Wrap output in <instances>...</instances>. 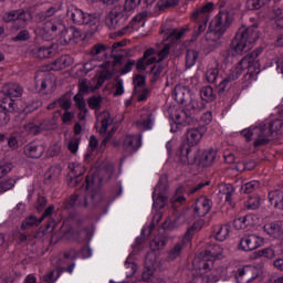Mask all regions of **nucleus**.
Segmentation results:
<instances>
[{"mask_svg":"<svg viewBox=\"0 0 283 283\" xmlns=\"http://www.w3.org/2000/svg\"><path fill=\"white\" fill-rule=\"evenodd\" d=\"M260 39L258 25L241 27L231 41L230 48L222 53L224 63H233L235 56L253 50V44Z\"/></svg>","mask_w":283,"mask_h":283,"instance_id":"obj_1","label":"nucleus"},{"mask_svg":"<svg viewBox=\"0 0 283 283\" xmlns=\"http://www.w3.org/2000/svg\"><path fill=\"white\" fill-rule=\"evenodd\" d=\"M262 54V49H256L250 54L245 55L237 65V69L223 78L218 85V93L224 94L227 92V87H229V83H233V81H238L240 76H242V72L248 70V74L250 76H256L260 74V62L258 61V56Z\"/></svg>","mask_w":283,"mask_h":283,"instance_id":"obj_2","label":"nucleus"},{"mask_svg":"<svg viewBox=\"0 0 283 283\" xmlns=\"http://www.w3.org/2000/svg\"><path fill=\"white\" fill-rule=\"evenodd\" d=\"M282 126V119H274L272 123H270L269 127H266V124L250 126L249 128L241 130V136L245 138L247 143L254 140V147H263V145H269L271 142V136H273L275 132H280Z\"/></svg>","mask_w":283,"mask_h":283,"instance_id":"obj_3","label":"nucleus"},{"mask_svg":"<svg viewBox=\"0 0 283 283\" xmlns=\"http://www.w3.org/2000/svg\"><path fill=\"white\" fill-rule=\"evenodd\" d=\"M205 134H207V127L205 126L187 130L186 138L188 146L180 148V158L182 163L195 165L196 160H198V149L191 147H196V145L202 140V136H205Z\"/></svg>","mask_w":283,"mask_h":283,"instance_id":"obj_4","label":"nucleus"},{"mask_svg":"<svg viewBox=\"0 0 283 283\" xmlns=\"http://www.w3.org/2000/svg\"><path fill=\"white\" fill-rule=\"evenodd\" d=\"M66 14L75 25H87L91 32H96L98 25H101V18L96 13H85V11L74 6L67 10Z\"/></svg>","mask_w":283,"mask_h":283,"instance_id":"obj_5","label":"nucleus"},{"mask_svg":"<svg viewBox=\"0 0 283 283\" xmlns=\"http://www.w3.org/2000/svg\"><path fill=\"white\" fill-rule=\"evenodd\" d=\"M59 10L56 7H50L44 11H39L35 14V23H44L46 32H59V30H63V23L61 22H52L54 17L56 15Z\"/></svg>","mask_w":283,"mask_h":283,"instance_id":"obj_6","label":"nucleus"},{"mask_svg":"<svg viewBox=\"0 0 283 283\" xmlns=\"http://www.w3.org/2000/svg\"><path fill=\"white\" fill-rule=\"evenodd\" d=\"M168 191H169V187L167 186V179L165 177H160V179L153 192L154 209H164L165 208V205H167V192Z\"/></svg>","mask_w":283,"mask_h":283,"instance_id":"obj_7","label":"nucleus"},{"mask_svg":"<svg viewBox=\"0 0 283 283\" xmlns=\"http://www.w3.org/2000/svg\"><path fill=\"white\" fill-rule=\"evenodd\" d=\"M125 11L123 7L113 8L105 18V24L109 30H118L122 25H125Z\"/></svg>","mask_w":283,"mask_h":283,"instance_id":"obj_8","label":"nucleus"},{"mask_svg":"<svg viewBox=\"0 0 283 283\" xmlns=\"http://www.w3.org/2000/svg\"><path fill=\"white\" fill-rule=\"evenodd\" d=\"M2 20L4 23L14 22L13 29L21 30L28 25V12L23 9L12 10L3 14Z\"/></svg>","mask_w":283,"mask_h":283,"instance_id":"obj_9","label":"nucleus"},{"mask_svg":"<svg viewBox=\"0 0 283 283\" xmlns=\"http://www.w3.org/2000/svg\"><path fill=\"white\" fill-rule=\"evenodd\" d=\"M231 23H233V13L230 11L223 10L220 11L211 21L210 25L217 28L221 32H227L228 29L231 28Z\"/></svg>","mask_w":283,"mask_h":283,"instance_id":"obj_10","label":"nucleus"},{"mask_svg":"<svg viewBox=\"0 0 283 283\" xmlns=\"http://www.w3.org/2000/svg\"><path fill=\"white\" fill-rule=\"evenodd\" d=\"M143 145V137L140 135H126L122 147H123V154L126 156H133V154H136L138 149H140Z\"/></svg>","mask_w":283,"mask_h":283,"instance_id":"obj_11","label":"nucleus"},{"mask_svg":"<svg viewBox=\"0 0 283 283\" xmlns=\"http://www.w3.org/2000/svg\"><path fill=\"white\" fill-rule=\"evenodd\" d=\"M260 275V269L253 265H245L235 273L238 283H250Z\"/></svg>","mask_w":283,"mask_h":283,"instance_id":"obj_12","label":"nucleus"},{"mask_svg":"<svg viewBox=\"0 0 283 283\" xmlns=\"http://www.w3.org/2000/svg\"><path fill=\"white\" fill-rule=\"evenodd\" d=\"M264 244V238L258 234H245L240 240V249L242 251H255V249H260Z\"/></svg>","mask_w":283,"mask_h":283,"instance_id":"obj_13","label":"nucleus"},{"mask_svg":"<svg viewBox=\"0 0 283 283\" xmlns=\"http://www.w3.org/2000/svg\"><path fill=\"white\" fill-rule=\"evenodd\" d=\"M213 2H208L202 7L197 8L191 13V21L193 23H209L211 11L213 10Z\"/></svg>","mask_w":283,"mask_h":283,"instance_id":"obj_14","label":"nucleus"},{"mask_svg":"<svg viewBox=\"0 0 283 283\" xmlns=\"http://www.w3.org/2000/svg\"><path fill=\"white\" fill-rule=\"evenodd\" d=\"M59 50V44H50L48 46L42 45V46H35L32 49V54L36 59H52L56 54Z\"/></svg>","mask_w":283,"mask_h":283,"instance_id":"obj_15","label":"nucleus"},{"mask_svg":"<svg viewBox=\"0 0 283 283\" xmlns=\"http://www.w3.org/2000/svg\"><path fill=\"white\" fill-rule=\"evenodd\" d=\"M172 96L179 105H185V103H189L193 97L191 94V90L189 86L176 85Z\"/></svg>","mask_w":283,"mask_h":283,"instance_id":"obj_16","label":"nucleus"},{"mask_svg":"<svg viewBox=\"0 0 283 283\" xmlns=\"http://www.w3.org/2000/svg\"><path fill=\"white\" fill-rule=\"evenodd\" d=\"M57 32H62L61 40L64 41L65 45L76 43V41L81 39V31L74 27H71L69 29H65V27H63L61 30H57Z\"/></svg>","mask_w":283,"mask_h":283,"instance_id":"obj_17","label":"nucleus"},{"mask_svg":"<svg viewBox=\"0 0 283 283\" xmlns=\"http://www.w3.org/2000/svg\"><path fill=\"white\" fill-rule=\"evenodd\" d=\"M224 36V31H220V29L213 27L212 24H209L208 31L206 33V41L209 45H211L212 49L218 48V44L220 43V39Z\"/></svg>","mask_w":283,"mask_h":283,"instance_id":"obj_18","label":"nucleus"},{"mask_svg":"<svg viewBox=\"0 0 283 283\" xmlns=\"http://www.w3.org/2000/svg\"><path fill=\"white\" fill-rule=\"evenodd\" d=\"M45 153V146L41 143L31 142L24 147V154L28 158H41Z\"/></svg>","mask_w":283,"mask_h":283,"instance_id":"obj_19","label":"nucleus"},{"mask_svg":"<svg viewBox=\"0 0 283 283\" xmlns=\"http://www.w3.org/2000/svg\"><path fill=\"white\" fill-rule=\"evenodd\" d=\"M113 123L114 117H112V114H109V112L104 111L97 115L96 127L98 128L99 134H107V129Z\"/></svg>","mask_w":283,"mask_h":283,"instance_id":"obj_20","label":"nucleus"},{"mask_svg":"<svg viewBox=\"0 0 283 283\" xmlns=\"http://www.w3.org/2000/svg\"><path fill=\"white\" fill-rule=\"evenodd\" d=\"M211 207H213V202H211L208 198H200L197 200L195 206V213L200 218H205L209 211H211Z\"/></svg>","mask_w":283,"mask_h":283,"instance_id":"obj_21","label":"nucleus"},{"mask_svg":"<svg viewBox=\"0 0 283 283\" xmlns=\"http://www.w3.org/2000/svg\"><path fill=\"white\" fill-rule=\"evenodd\" d=\"M218 158V151L214 149L205 150L200 157L197 156L196 163H199L201 167H211Z\"/></svg>","mask_w":283,"mask_h":283,"instance_id":"obj_22","label":"nucleus"},{"mask_svg":"<svg viewBox=\"0 0 283 283\" xmlns=\"http://www.w3.org/2000/svg\"><path fill=\"white\" fill-rule=\"evenodd\" d=\"M263 231L270 235V238L280 239L283 235L282 224L277 221L269 222L263 226Z\"/></svg>","mask_w":283,"mask_h":283,"instance_id":"obj_23","label":"nucleus"},{"mask_svg":"<svg viewBox=\"0 0 283 283\" xmlns=\"http://www.w3.org/2000/svg\"><path fill=\"white\" fill-rule=\"evenodd\" d=\"M170 112V118H172V120H175V123H177L178 125L189 124V118H191V115L187 111V106H185V108L182 109H176L175 112Z\"/></svg>","mask_w":283,"mask_h":283,"instance_id":"obj_24","label":"nucleus"},{"mask_svg":"<svg viewBox=\"0 0 283 283\" xmlns=\"http://www.w3.org/2000/svg\"><path fill=\"white\" fill-rule=\"evenodd\" d=\"M2 92L11 98H19L23 94V86L17 83H7L2 87Z\"/></svg>","mask_w":283,"mask_h":283,"instance_id":"obj_25","label":"nucleus"},{"mask_svg":"<svg viewBox=\"0 0 283 283\" xmlns=\"http://www.w3.org/2000/svg\"><path fill=\"white\" fill-rule=\"evenodd\" d=\"M202 109H207V102L202 99L198 101L191 97L188 104H186V112H188L190 116H193V114H199V112H202Z\"/></svg>","mask_w":283,"mask_h":283,"instance_id":"obj_26","label":"nucleus"},{"mask_svg":"<svg viewBox=\"0 0 283 283\" xmlns=\"http://www.w3.org/2000/svg\"><path fill=\"white\" fill-rule=\"evenodd\" d=\"M223 251L222 247L218 244H210L203 252V259L213 262V260H218V258L222 256Z\"/></svg>","mask_w":283,"mask_h":283,"instance_id":"obj_27","label":"nucleus"},{"mask_svg":"<svg viewBox=\"0 0 283 283\" xmlns=\"http://www.w3.org/2000/svg\"><path fill=\"white\" fill-rule=\"evenodd\" d=\"M154 54H156V51L154 48L147 49L144 52V55L137 61V63H135L136 65V70H138V72H145L147 70V59H149V56H154Z\"/></svg>","mask_w":283,"mask_h":283,"instance_id":"obj_28","label":"nucleus"},{"mask_svg":"<svg viewBox=\"0 0 283 283\" xmlns=\"http://www.w3.org/2000/svg\"><path fill=\"white\" fill-rule=\"evenodd\" d=\"M142 1L146 6H154V3H156V0H126L123 8L124 12H132V10H136V8L140 6Z\"/></svg>","mask_w":283,"mask_h":283,"instance_id":"obj_29","label":"nucleus"},{"mask_svg":"<svg viewBox=\"0 0 283 283\" xmlns=\"http://www.w3.org/2000/svg\"><path fill=\"white\" fill-rule=\"evenodd\" d=\"M186 222H191V216L189 211L184 210L181 212H177L175 214V219L172 220V228L180 227V224H185Z\"/></svg>","mask_w":283,"mask_h":283,"instance_id":"obj_30","label":"nucleus"},{"mask_svg":"<svg viewBox=\"0 0 283 283\" xmlns=\"http://www.w3.org/2000/svg\"><path fill=\"white\" fill-rule=\"evenodd\" d=\"M268 198L273 205V207L279 208L281 207L283 202V191L282 190H272L269 192Z\"/></svg>","mask_w":283,"mask_h":283,"instance_id":"obj_31","label":"nucleus"},{"mask_svg":"<svg viewBox=\"0 0 283 283\" xmlns=\"http://www.w3.org/2000/svg\"><path fill=\"white\" fill-rule=\"evenodd\" d=\"M231 231V224L227 223L224 226H219L216 231V240L219 242H224L229 238Z\"/></svg>","mask_w":283,"mask_h":283,"instance_id":"obj_32","label":"nucleus"},{"mask_svg":"<svg viewBox=\"0 0 283 283\" xmlns=\"http://www.w3.org/2000/svg\"><path fill=\"white\" fill-rule=\"evenodd\" d=\"M219 193L226 196V202H231V198H233L235 189L231 184H221L219 185Z\"/></svg>","mask_w":283,"mask_h":283,"instance_id":"obj_33","label":"nucleus"},{"mask_svg":"<svg viewBox=\"0 0 283 283\" xmlns=\"http://www.w3.org/2000/svg\"><path fill=\"white\" fill-rule=\"evenodd\" d=\"M199 53L196 50H187L186 51V67L187 70L193 67L198 61Z\"/></svg>","mask_w":283,"mask_h":283,"instance_id":"obj_34","label":"nucleus"},{"mask_svg":"<svg viewBox=\"0 0 283 283\" xmlns=\"http://www.w3.org/2000/svg\"><path fill=\"white\" fill-rule=\"evenodd\" d=\"M200 96H201V101H203L206 104L212 103V101L216 98V95L213 94V87L203 86L200 90Z\"/></svg>","mask_w":283,"mask_h":283,"instance_id":"obj_35","label":"nucleus"},{"mask_svg":"<svg viewBox=\"0 0 283 283\" xmlns=\"http://www.w3.org/2000/svg\"><path fill=\"white\" fill-rule=\"evenodd\" d=\"M106 52H107V45L103 43H97L90 49L88 54L93 56V59H97L99 54H105Z\"/></svg>","mask_w":283,"mask_h":283,"instance_id":"obj_36","label":"nucleus"},{"mask_svg":"<svg viewBox=\"0 0 283 283\" xmlns=\"http://www.w3.org/2000/svg\"><path fill=\"white\" fill-rule=\"evenodd\" d=\"M185 35V29L181 30H177V29H172L168 32L165 33V41H178L179 39H182V36Z\"/></svg>","mask_w":283,"mask_h":283,"instance_id":"obj_37","label":"nucleus"},{"mask_svg":"<svg viewBox=\"0 0 283 283\" xmlns=\"http://www.w3.org/2000/svg\"><path fill=\"white\" fill-rule=\"evenodd\" d=\"M251 220H252L251 216L240 217L238 219H234L233 227L237 230L247 229V227H249Z\"/></svg>","mask_w":283,"mask_h":283,"instance_id":"obj_38","label":"nucleus"},{"mask_svg":"<svg viewBox=\"0 0 283 283\" xmlns=\"http://www.w3.org/2000/svg\"><path fill=\"white\" fill-rule=\"evenodd\" d=\"M271 0H248L247 8L248 10H260L264 8V6H269Z\"/></svg>","mask_w":283,"mask_h":283,"instance_id":"obj_39","label":"nucleus"},{"mask_svg":"<svg viewBox=\"0 0 283 283\" xmlns=\"http://www.w3.org/2000/svg\"><path fill=\"white\" fill-rule=\"evenodd\" d=\"M56 101L59 107H61L62 109L67 111L70 109V107H72V95H70V93H65Z\"/></svg>","mask_w":283,"mask_h":283,"instance_id":"obj_40","label":"nucleus"},{"mask_svg":"<svg viewBox=\"0 0 283 283\" xmlns=\"http://www.w3.org/2000/svg\"><path fill=\"white\" fill-rule=\"evenodd\" d=\"M59 123V119L56 117H52L49 119H43L40 124V127L42 132H48L50 129H56V125Z\"/></svg>","mask_w":283,"mask_h":283,"instance_id":"obj_41","label":"nucleus"},{"mask_svg":"<svg viewBox=\"0 0 283 283\" xmlns=\"http://www.w3.org/2000/svg\"><path fill=\"white\" fill-rule=\"evenodd\" d=\"M88 107L91 109H95L96 112L101 111V107L103 105V97L101 95L98 96H92L88 98Z\"/></svg>","mask_w":283,"mask_h":283,"instance_id":"obj_42","label":"nucleus"},{"mask_svg":"<svg viewBox=\"0 0 283 283\" xmlns=\"http://www.w3.org/2000/svg\"><path fill=\"white\" fill-rule=\"evenodd\" d=\"M256 189H260V181L256 180L249 181L241 187L243 193H253Z\"/></svg>","mask_w":283,"mask_h":283,"instance_id":"obj_43","label":"nucleus"},{"mask_svg":"<svg viewBox=\"0 0 283 283\" xmlns=\"http://www.w3.org/2000/svg\"><path fill=\"white\" fill-rule=\"evenodd\" d=\"M73 101L77 107V109H80V112H82L83 114H87V108L86 104H85V99L83 98V94L82 93H77L74 97Z\"/></svg>","mask_w":283,"mask_h":283,"instance_id":"obj_44","label":"nucleus"},{"mask_svg":"<svg viewBox=\"0 0 283 283\" xmlns=\"http://www.w3.org/2000/svg\"><path fill=\"white\" fill-rule=\"evenodd\" d=\"M43 220L36 219L34 216L28 217L21 224V229H30V227H39Z\"/></svg>","mask_w":283,"mask_h":283,"instance_id":"obj_45","label":"nucleus"},{"mask_svg":"<svg viewBox=\"0 0 283 283\" xmlns=\"http://www.w3.org/2000/svg\"><path fill=\"white\" fill-rule=\"evenodd\" d=\"M218 78H220V71L218 70V66L209 69L206 72V81H208L209 83H216Z\"/></svg>","mask_w":283,"mask_h":283,"instance_id":"obj_46","label":"nucleus"},{"mask_svg":"<svg viewBox=\"0 0 283 283\" xmlns=\"http://www.w3.org/2000/svg\"><path fill=\"white\" fill-rule=\"evenodd\" d=\"M244 206L251 211H255V209H260V197L259 196L249 197Z\"/></svg>","mask_w":283,"mask_h":283,"instance_id":"obj_47","label":"nucleus"},{"mask_svg":"<svg viewBox=\"0 0 283 283\" xmlns=\"http://www.w3.org/2000/svg\"><path fill=\"white\" fill-rule=\"evenodd\" d=\"M165 244H167L165 238L155 237L150 242V248L153 249V251H160V249H165Z\"/></svg>","mask_w":283,"mask_h":283,"instance_id":"obj_48","label":"nucleus"},{"mask_svg":"<svg viewBox=\"0 0 283 283\" xmlns=\"http://www.w3.org/2000/svg\"><path fill=\"white\" fill-rule=\"evenodd\" d=\"M180 253H182V243H176L168 252V260L174 261L180 258Z\"/></svg>","mask_w":283,"mask_h":283,"instance_id":"obj_49","label":"nucleus"},{"mask_svg":"<svg viewBox=\"0 0 283 283\" xmlns=\"http://www.w3.org/2000/svg\"><path fill=\"white\" fill-rule=\"evenodd\" d=\"M8 108L6 104H0V126L3 127L10 123V115H8Z\"/></svg>","mask_w":283,"mask_h":283,"instance_id":"obj_50","label":"nucleus"},{"mask_svg":"<svg viewBox=\"0 0 283 283\" xmlns=\"http://www.w3.org/2000/svg\"><path fill=\"white\" fill-rule=\"evenodd\" d=\"M55 266V270L51 271L44 276V282L53 283L55 282V280H59V277H61V270L59 269V264H56Z\"/></svg>","mask_w":283,"mask_h":283,"instance_id":"obj_51","label":"nucleus"},{"mask_svg":"<svg viewBox=\"0 0 283 283\" xmlns=\"http://www.w3.org/2000/svg\"><path fill=\"white\" fill-rule=\"evenodd\" d=\"M171 43H167L160 51L157 52L158 63H161V61H165V59L169 56V53L171 52Z\"/></svg>","mask_w":283,"mask_h":283,"instance_id":"obj_52","label":"nucleus"},{"mask_svg":"<svg viewBox=\"0 0 283 283\" xmlns=\"http://www.w3.org/2000/svg\"><path fill=\"white\" fill-rule=\"evenodd\" d=\"M134 83V92H140L142 90H145V76L144 75H136L133 80Z\"/></svg>","mask_w":283,"mask_h":283,"instance_id":"obj_53","label":"nucleus"},{"mask_svg":"<svg viewBox=\"0 0 283 283\" xmlns=\"http://www.w3.org/2000/svg\"><path fill=\"white\" fill-rule=\"evenodd\" d=\"M24 132L31 136H36V134H41V125H36L34 123H29L24 125Z\"/></svg>","mask_w":283,"mask_h":283,"instance_id":"obj_54","label":"nucleus"},{"mask_svg":"<svg viewBox=\"0 0 283 283\" xmlns=\"http://www.w3.org/2000/svg\"><path fill=\"white\" fill-rule=\"evenodd\" d=\"M14 185H17V180L9 178V179H4L0 182V191L3 193L6 191H10V189H12L14 187Z\"/></svg>","mask_w":283,"mask_h":283,"instance_id":"obj_55","label":"nucleus"},{"mask_svg":"<svg viewBox=\"0 0 283 283\" xmlns=\"http://www.w3.org/2000/svg\"><path fill=\"white\" fill-rule=\"evenodd\" d=\"M78 169H81V166H76L73 170V179L71 181L72 187H76L78 185V182H81V180H83V171H81L78 174Z\"/></svg>","mask_w":283,"mask_h":283,"instance_id":"obj_56","label":"nucleus"},{"mask_svg":"<svg viewBox=\"0 0 283 283\" xmlns=\"http://www.w3.org/2000/svg\"><path fill=\"white\" fill-rule=\"evenodd\" d=\"M125 271H126V277H132L136 274V271H138V266L134 262L126 261L125 262Z\"/></svg>","mask_w":283,"mask_h":283,"instance_id":"obj_57","label":"nucleus"},{"mask_svg":"<svg viewBox=\"0 0 283 283\" xmlns=\"http://www.w3.org/2000/svg\"><path fill=\"white\" fill-rule=\"evenodd\" d=\"M205 224V221H196L191 228H189L186 232V238H191L193 237V233H196V231H200L202 229Z\"/></svg>","mask_w":283,"mask_h":283,"instance_id":"obj_58","label":"nucleus"},{"mask_svg":"<svg viewBox=\"0 0 283 283\" xmlns=\"http://www.w3.org/2000/svg\"><path fill=\"white\" fill-rule=\"evenodd\" d=\"M195 23L196 24H195L192 36H195V39H198V36H200V34H202V32L207 30L208 22H195Z\"/></svg>","mask_w":283,"mask_h":283,"instance_id":"obj_59","label":"nucleus"},{"mask_svg":"<svg viewBox=\"0 0 283 283\" xmlns=\"http://www.w3.org/2000/svg\"><path fill=\"white\" fill-rule=\"evenodd\" d=\"M88 92H96L94 85L90 84L87 81H82L80 84V94H87Z\"/></svg>","mask_w":283,"mask_h":283,"instance_id":"obj_60","label":"nucleus"},{"mask_svg":"<svg viewBox=\"0 0 283 283\" xmlns=\"http://www.w3.org/2000/svg\"><path fill=\"white\" fill-rule=\"evenodd\" d=\"M179 3V0H160L158 2V7L160 10H165V8H176V6Z\"/></svg>","mask_w":283,"mask_h":283,"instance_id":"obj_61","label":"nucleus"},{"mask_svg":"<svg viewBox=\"0 0 283 283\" xmlns=\"http://www.w3.org/2000/svg\"><path fill=\"white\" fill-rule=\"evenodd\" d=\"M12 41H30V31L21 30L15 36L12 38Z\"/></svg>","mask_w":283,"mask_h":283,"instance_id":"obj_62","label":"nucleus"},{"mask_svg":"<svg viewBox=\"0 0 283 283\" xmlns=\"http://www.w3.org/2000/svg\"><path fill=\"white\" fill-rule=\"evenodd\" d=\"M134 65H136V61L127 60L124 63V66L119 70L120 74H129V72L134 69Z\"/></svg>","mask_w":283,"mask_h":283,"instance_id":"obj_63","label":"nucleus"},{"mask_svg":"<svg viewBox=\"0 0 283 283\" xmlns=\"http://www.w3.org/2000/svg\"><path fill=\"white\" fill-rule=\"evenodd\" d=\"M61 154V144L55 143L51 145L48 149V155L51 157L59 156Z\"/></svg>","mask_w":283,"mask_h":283,"instance_id":"obj_64","label":"nucleus"}]
</instances>
